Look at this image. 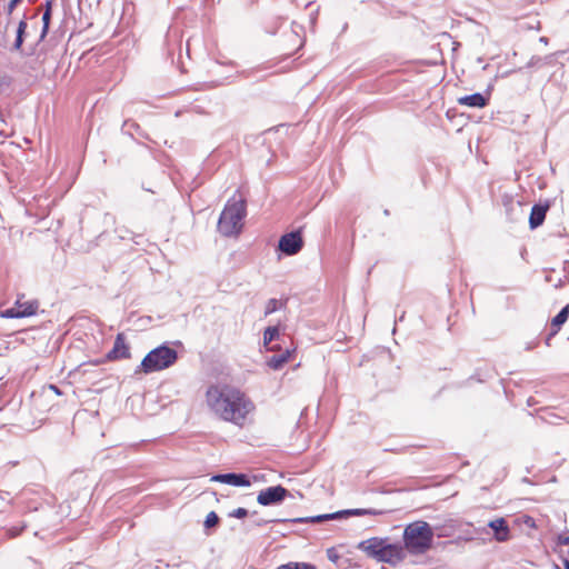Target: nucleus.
<instances>
[{"mask_svg":"<svg viewBox=\"0 0 569 569\" xmlns=\"http://www.w3.org/2000/svg\"><path fill=\"white\" fill-rule=\"evenodd\" d=\"M249 515V511L246 508L239 507L233 511L229 512L230 518L243 519Z\"/></svg>","mask_w":569,"mask_h":569,"instance_id":"obj_23","label":"nucleus"},{"mask_svg":"<svg viewBox=\"0 0 569 569\" xmlns=\"http://www.w3.org/2000/svg\"><path fill=\"white\" fill-rule=\"evenodd\" d=\"M290 492L281 485L268 487L258 493L257 502L261 506H276L281 503Z\"/></svg>","mask_w":569,"mask_h":569,"instance_id":"obj_8","label":"nucleus"},{"mask_svg":"<svg viewBox=\"0 0 569 569\" xmlns=\"http://www.w3.org/2000/svg\"><path fill=\"white\" fill-rule=\"evenodd\" d=\"M20 307H11L2 311L1 317L3 318H26L32 316V308L29 306L27 309L20 310Z\"/></svg>","mask_w":569,"mask_h":569,"instance_id":"obj_16","label":"nucleus"},{"mask_svg":"<svg viewBox=\"0 0 569 569\" xmlns=\"http://www.w3.org/2000/svg\"><path fill=\"white\" fill-rule=\"evenodd\" d=\"M286 523V522H289V519H258L254 525L257 527H263L268 523Z\"/></svg>","mask_w":569,"mask_h":569,"instance_id":"obj_24","label":"nucleus"},{"mask_svg":"<svg viewBox=\"0 0 569 569\" xmlns=\"http://www.w3.org/2000/svg\"><path fill=\"white\" fill-rule=\"evenodd\" d=\"M219 522V517L218 515L214 512V511H210L207 517H206V520H204V528L206 529H210V528H213L218 525Z\"/></svg>","mask_w":569,"mask_h":569,"instance_id":"obj_21","label":"nucleus"},{"mask_svg":"<svg viewBox=\"0 0 569 569\" xmlns=\"http://www.w3.org/2000/svg\"><path fill=\"white\" fill-rule=\"evenodd\" d=\"M433 530L422 520L413 521L403 530V548L411 555H423L432 546Z\"/></svg>","mask_w":569,"mask_h":569,"instance_id":"obj_3","label":"nucleus"},{"mask_svg":"<svg viewBox=\"0 0 569 569\" xmlns=\"http://www.w3.org/2000/svg\"><path fill=\"white\" fill-rule=\"evenodd\" d=\"M247 216L246 200L234 197L230 198L218 220V231L224 237H232L238 234L242 229V220Z\"/></svg>","mask_w":569,"mask_h":569,"instance_id":"obj_4","label":"nucleus"},{"mask_svg":"<svg viewBox=\"0 0 569 569\" xmlns=\"http://www.w3.org/2000/svg\"><path fill=\"white\" fill-rule=\"evenodd\" d=\"M20 2L21 0H10L6 7L7 14L10 16Z\"/></svg>","mask_w":569,"mask_h":569,"instance_id":"obj_27","label":"nucleus"},{"mask_svg":"<svg viewBox=\"0 0 569 569\" xmlns=\"http://www.w3.org/2000/svg\"><path fill=\"white\" fill-rule=\"evenodd\" d=\"M289 357H290V352H289V350H286L281 355L270 357L267 361V365L269 368H271L273 370H279L288 361Z\"/></svg>","mask_w":569,"mask_h":569,"instance_id":"obj_17","label":"nucleus"},{"mask_svg":"<svg viewBox=\"0 0 569 569\" xmlns=\"http://www.w3.org/2000/svg\"><path fill=\"white\" fill-rule=\"evenodd\" d=\"M24 528H26V525H22L19 528L12 527V528L8 529L7 532H8L9 537L14 538V537L19 536Z\"/></svg>","mask_w":569,"mask_h":569,"instance_id":"obj_26","label":"nucleus"},{"mask_svg":"<svg viewBox=\"0 0 569 569\" xmlns=\"http://www.w3.org/2000/svg\"><path fill=\"white\" fill-rule=\"evenodd\" d=\"M27 28H28L27 19H26V17H23V19H21L18 23L16 40L11 48L12 51H21L26 34H27Z\"/></svg>","mask_w":569,"mask_h":569,"instance_id":"obj_15","label":"nucleus"},{"mask_svg":"<svg viewBox=\"0 0 569 569\" xmlns=\"http://www.w3.org/2000/svg\"><path fill=\"white\" fill-rule=\"evenodd\" d=\"M279 300L271 298L267 301L266 309H264V316H269L273 312H276L280 308Z\"/></svg>","mask_w":569,"mask_h":569,"instance_id":"obj_20","label":"nucleus"},{"mask_svg":"<svg viewBox=\"0 0 569 569\" xmlns=\"http://www.w3.org/2000/svg\"><path fill=\"white\" fill-rule=\"evenodd\" d=\"M553 337H550V333L547 336L546 338V345L549 347L550 346V341Z\"/></svg>","mask_w":569,"mask_h":569,"instance_id":"obj_33","label":"nucleus"},{"mask_svg":"<svg viewBox=\"0 0 569 569\" xmlns=\"http://www.w3.org/2000/svg\"><path fill=\"white\" fill-rule=\"evenodd\" d=\"M557 543L560 546H569V536L559 535L557 537Z\"/></svg>","mask_w":569,"mask_h":569,"instance_id":"obj_28","label":"nucleus"},{"mask_svg":"<svg viewBox=\"0 0 569 569\" xmlns=\"http://www.w3.org/2000/svg\"><path fill=\"white\" fill-rule=\"evenodd\" d=\"M303 248V239L300 230L284 233L278 242V250L286 256H295Z\"/></svg>","mask_w":569,"mask_h":569,"instance_id":"obj_7","label":"nucleus"},{"mask_svg":"<svg viewBox=\"0 0 569 569\" xmlns=\"http://www.w3.org/2000/svg\"><path fill=\"white\" fill-rule=\"evenodd\" d=\"M32 308V316L37 313V310L39 308V303L37 301H27V302H20L19 300L16 302L14 307H20V310L27 309V307Z\"/></svg>","mask_w":569,"mask_h":569,"instance_id":"obj_22","label":"nucleus"},{"mask_svg":"<svg viewBox=\"0 0 569 569\" xmlns=\"http://www.w3.org/2000/svg\"><path fill=\"white\" fill-rule=\"evenodd\" d=\"M206 401L221 420L242 426L247 415L254 409L252 401L238 388L213 385L207 389Z\"/></svg>","mask_w":569,"mask_h":569,"instance_id":"obj_1","label":"nucleus"},{"mask_svg":"<svg viewBox=\"0 0 569 569\" xmlns=\"http://www.w3.org/2000/svg\"><path fill=\"white\" fill-rule=\"evenodd\" d=\"M211 481L221 482L234 487H249L251 481L246 473H218L211 477Z\"/></svg>","mask_w":569,"mask_h":569,"instance_id":"obj_10","label":"nucleus"},{"mask_svg":"<svg viewBox=\"0 0 569 569\" xmlns=\"http://www.w3.org/2000/svg\"><path fill=\"white\" fill-rule=\"evenodd\" d=\"M277 569H297V562H289L278 567Z\"/></svg>","mask_w":569,"mask_h":569,"instance_id":"obj_30","label":"nucleus"},{"mask_svg":"<svg viewBox=\"0 0 569 569\" xmlns=\"http://www.w3.org/2000/svg\"><path fill=\"white\" fill-rule=\"evenodd\" d=\"M488 527L493 530V538L499 542L508 541L510 538V529L505 518H498L489 521Z\"/></svg>","mask_w":569,"mask_h":569,"instance_id":"obj_12","label":"nucleus"},{"mask_svg":"<svg viewBox=\"0 0 569 569\" xmlns=\"http://www.w3.org/2000/svg\"><path fill=\"white\" fill-rule=\"evenodd\" d=\"M569 318V303L566 305L551 320L550 337H555L561 329L562 325Z\"/></svg>","mask_w":569,"mask_h":569,"instance_id":"obj_14","label":"nucleus"},{"mask_svg":"<svg viewBox=\"0 0 569 569\" xmlns=\"http://www.w3.org/2000/svg\"><path fill=\"white\" fill-rule=\"evenodd\" d=\"M383 213H385L386 216H389V214H390V212H389V210H388V209H386V210L383 211Z\"/></svg>","mask_w":569,"mask_h":569,"instance_id":"obj_35","label":"nucleus"},{"mask_svg":"<svg viewBox=\"0 0 569 569\" xmlns=\"http://www.w3.org/2000/svg\"><path fill=\"white\" fill-rule=\"evenodd\" d=\"M297 569H316V567L310 563H297Z\"/></svg>","mask_w":569,"mask_h":569,"instance_id":"obj_31","label":"nucleus"},{"mask_svg":"<svg viewBox=\"0 0 569 569\" xmlns=\"http://www.w3.org/2000/svg\"><path fill=\"white\" fill-rule=\"evenodd\" d=\"M54 0H46L43 12L52 13V6Z\"/></svg>","mask_w":569,"mask_h":569,"instance_id":"obj_29","label":"nucleus"},{"mask_svg":"<svg viewBox=\"0 0 569 569\" xmlns=\"http://www.w3.org/2000/svg\"><path fill=\"white\" fill-rule=\"evenodd\" d=\"M550 208L549 201H546L545 203H535L531 208L530 216H529V227L531 230L537 229L540 227L545 219L546 214Z\"/></svg>","mask_w":569,"mask_h":569,"instance_id":"obj_11","label":"nucleus"},{"mask_svg":"<svg viewBox=\"0 0 569 569\" xmlns=\"http://www.w3.org/2000/svg\"><path fill=\"white\" fill-rule=\"evenodd\" d=\"M279 336V328L268 327L263 332V343L267 346L271 343Z\"/></svg>","mask_w":569,"mask_h":569,"instance_id":"obj_19","label":"nucleus"},{"mask_svg":"<svg viewBox=\"0 0 569 569\" xmlns=\"http://www.w3.org/2000/svg\"><path fill=\"white\" fill-rule=\"evenodd\" d=\"M38 12H39V10H37V11L34 12V14H32V18H36V17L38 16Z\"/></svg>","mask_w":569,"mask_h":569,"instance_id":"obj_36","label":"nucleus"},{"mask_svg":"<svg viewBox=\"0 0 569 569\" xmlns=\"http://www.w3.org/2000/svg\"><path fill=\"white\" fill-rule=\"evenodd\" d=\"M458 102L462 106L471 107V108H483L488 104L489 98L485 97L480 92H475L472 94L463 96L458 99Z\"/></svg>","mask_w":569,"mask_h":569,"instance_id":"obj_13","label":"nucleus"},{"mask_svg":"<svg viewBox=\"0 0 569 569\" xmlns=\"http://www.w3.org/2000/svg\"><path fill=\"white\" fill-rule=\"evenodd\" d=\"M382 513H383V511L378 510V509L357 508V509H346V510H340V511H336L332 513H323V515L311 516V517L292 518V519H289V522H291V523H320V522H323L327 520L347 518L349 516H366V515L379 516Z\"/></svg>","mask_w":569,"mask_h":569,"instance_id":"obj_6","label":"nucleus"},{"mask_svg":"<svg viewBox=\"0 0 569 569\" xmlns=\"http://www.w3.org/2000/svg\"><path fill=\"white\" fill-rule=\"evenodd\" d=\"M177 360V350L170 348L166 343H162L161 346L152 349L144 356L141 363L136 368L134 375H148L164 370L174 365Z\"/></svg>","mask_w":569,"mask_h":569,"instance_id":"obj_5","label":"nucleus"},{"mask_svg":"<svg viewBox=\"0 0 569 569\" xmlns=\"http://www.w3.org/2000/svg\"><path fill=\"white\" fill-rule=\"evenodd\" d=\"M327 558L331 562L337 563L340 559V556H339L338 551L336 550V548L331 547V548L327 549Z\"/></svg>","mask_w":569,"mask_h":569,"instance_id":"obj_25","label":"nucleus"},{"mask_svg":"<svg viewBox=\"0 0 569 569\" xmlns=\"http://www.w3.org/2000/svg\"><path fill=\"white\" fill-rule=\"evenodd\" d=\"M130 356V348L126 342L123 333H118L112 349L106 355V360L113 361L120 359H129Z\"/></svg>","mask_w":569,"mask_h":569,"instance_id":"obj_9","label":"nucleus"},{"mask_svg":"<svg viewBox=\"0 0 569 569\" xmlns=\"http://www.w3.org/2000/svg\"><path fill=\"white\" fill-rule=\"evenodd\" d=\"M358 548L365 551L368 557L392 566L401 562L406 557L403 546L390 543L388 538L372 537L361 541Z\"/></svg>","mask_w":569,"mask_h":569,"instance_id":"obj_2","label":"nucleus"},{"mask_svg":"<svg viewBox=\"0 0 569 569\" xmlns=\"http://www.w3.org/2000/svg\"><path fill=\"white\" fill-rule=\"evenodd\" d=\"M563 566L566 569H569V560L568 559H563Z\"/></svg>","mask_w":569,"mask_h":569,"instance_id":"obj_34","label":"nucleus"},{"mask_svg":"<svg viewBox=\"0 0 569 569\" xmlns=\"http://www.w3.org/2000/svg\"><path fill=\"white\" fill-rule=\"evenodd\" d=\"M51 17H52V13H48V12L42 13V29H41L38 42L43 41L46 39V37L48 36V32L50 29V23H51Z\"/></svg>","mask_w":569,"mask_h":569,"instance_id":"obj_18","label":"nucleus"},{"mask_svg":"<svg viewBox=\"0 0 569 569\" xmlns=\"http://www.w3.org/2000/svg\"><path fill=\"white\" fill-rule=\"evenodd\" d=\"M49 389L52 390L56 395H61L60 389L56 385H50Z\"/></svg>","mask_w":569,"mask_h":569,"instance_id":"obj_32","label":"nucleus"}]
</instances>
